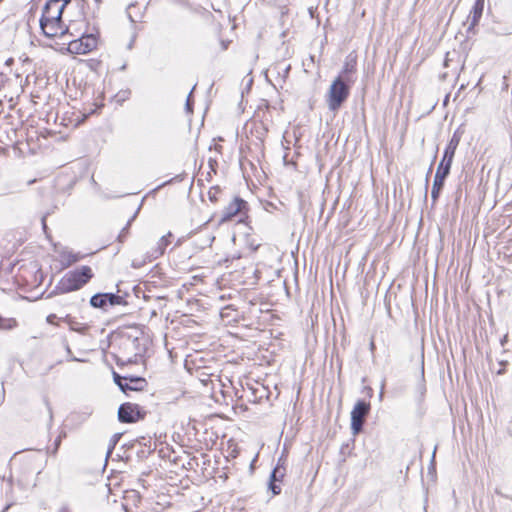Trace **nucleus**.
I'll list each match as a JSON object with an SVG mask.
<instances>
[{
  "label": "nucleus",
  "instance_id": "obj_1",
  "mask_svg": "<svg viewBox=\"0 0 512 512\" xmlns=\"http://www.w3.org/2000/svg\"><path fill=\"white\" fill-rule=\"evenodd\" d=\"M72 4L71 0H48L43 8L40 19V27L44 35L49 38H64L67 34H73L75 21L70 20L64 25L62 15L68 11Z\"/></svg>",
  "mask_w": 512,
  "mask_h": 512
},
{
  "label": "nucleus",
  "instance_id": "obj_2",
  "mask_svg": "<svg viewBox=\"0 0 512 512\" xmlns=\"http://www.w3.org/2000/svg\"><path fill=\"white\" fill-rule=\"evenodd\" d=\"M460 140V135L457 132H455L444 150L442 160L438 165L433 181L431 191V198L433 202H436L438 200L440 192L444 186L445 179L450 173L453 158L455 156V152L460 143Z\"/></svg>",
  "mask_w": 512,
  "mask_h": 512
},
{
  "label": "nucleus",
  "instance_id": "obj_3",
  "mask_svg": "<svg viewBox=\"0 0 512 512\" xmlns=\"http://www.w3.org/2000/svg\"><path fill=\"white\" fill-rule=\"evenodd\" d=\"M93 275V271L89 266H81L67 272L59 281L57 289L60 293L79 290L92 279Z\"/></svg>",
  "mask_w": 512,
  "mask_h": 512
},
{
  "label": "nucleus",
  "instance_id": "obj_4",
  "mask_svg": "<svg viewBox=\"0 0 512 512\" xmlns=\"http://www.w3.org/2000/svg\"><path fill=\"white\" fill-rule=\"evenodd\" d=\"M353 83H348L343 79L336 77L331 83L326 95V103L331 111H337L347 100L350 94V88Z\"/></svg>",
  "mask_w": 512,
  "mask_h": 512
},
{
  "label": "nucleus",
  "instance_id": "obj_5",
  "mask_svg": "<svg viewBox=\"0 0 512 512\" xmlns=\"http://www.w3.org/2000/svg\"><path fill=\"white\" fill-rule=\"evenodd\" d=\"M72 32L73 34L70 35L77 38L68 42L67 50L70 53L86 54L97 47L98 39L95 34L81 32L80 29L75 28V26H73Z\"/></svg>",
  "mask_w": 512,
  "mask_h": 512
},
{
  "label": "nucleus",
  "instance_id": "obj_6",
  "mask_svg": "<svg viewBox=\"0 0 512 512\" xmlns=\"http://www.w3.org/2000/svg\"><path fill=\"white\" fill-rule=\"evenodd\" d=\"M146 412L138 405L134 403H123L118 409V419L122 423H133L140 419H143Z\"/></svg>",
  "mask_w": 512,
  "mask_h": 512
},
{
  "label": "nucleus",
  "instance_id": "obj_7",
  "mask_svg": "<svg viewBox=\"0 0 512 512\" xmlns=\"http://www.w3.org/2000/svg\"><path fill=\"white\" fill-rule=\"evenodd\" d=\"M370 404L365 401H358L351 411V429L353 434H358L363 427L365 417L369 413Z\"/></svg>",
  "mask_w": 512,
  "mask_h": 512
},
{
  "label": "nucleus",
  "instance_id": "obj_8",
  "mask_svg": "<svg viewBox=\"0 0 512 512\" xmlns=\"http://www.w3.org/2000/svg\"><path fill=\"white\" fill-rule=\"evenodd\" d=\"M356 56H352L351 54L346 57L345 63L337 76L340 79H343L344 81L348 83H355L356 77Z\"/></svg>",
  "mask_w": 512,
  "mask_h": 512
},
{
  "label": "nucleus",
  "instance_id": "obj_9",
  "mask_svg": "<svg viewBox=\"0 0 512 512\" xmlns=\"http://www.w3.org/2000/svg\"><path fill=\"white\" fill-rule=\"evenodd\" d=\"M246 202L239 198L235 197L234 200L229 203L222 211L221 221H229L233 217H235L237 214H239L243 208H245Z\"/></svg>",
  "mask_w": 512,
  "mask_h": 512
},
{
  "label": "nucleus",
  "instance_id": "obj_10",
  "mask_svg": "<svg viewBox=\"0 0 512 512\" xmlns=\"http://www.w3.org/2000/svg\"><path fill=\"white\" fill-rule=\"evenodd\" d=\"M40 470L41 467H32L29 469V471H23L21 476L17 479V485L22 490H27L34 487L36 485L34 475L38 474Z\"/></svg>",
  "mask_w": 512,
  "mask_h": 512
},
{
  "label": "nucleus",
  "instance_id": "obj_11",
  "mask_svg": "<svg viewBox=\"0 0 512 512\" xmlns=\"http://www.w3.org/2000/svg\"><path fill=\"white\" fill-rule=\"evenodd\" d=\"M281 461V459H279ZM285 469L281 468L280 462H278L277 466L273 469L270 476V484L269 489L272 491L274 495H278L281 493V487L276 484L277 481H281L284 477Z\"/></svg>",
  "mask_w": 512,
  "mask_h": 512
},
{
  "label": "nucleus",
  "instance_id": "obj_12",
  "mask_svg": "<svg viewBox=\"0 0 512 512\" xmlns=\"http://www.w3.org/2000/svg\"><path fill=\"white\" fill-rule=\"evenodd\" d=\"M483 8H484V0H476L473 7H472V10L470 11V14L467 18V22L469 24V27L468 29L471 30L473 27H475L481 16H482V13H483Z\"/></svg>",
  "mask_w": 512,
  "mask_h": 512
},
{
  "label": "nucleus",
  "instance_id": "obj_13",
  "mask_svg": "<svg viewBox=\"0 0 512 512\" xmlns=\"http://www.w3.org/2000/svg\"><path fill=\"white\" fill-rule=\"evenodd\" d=\"M146 385L147 382L142 377H128L121 391L125 394H127L128 391H142Z\"/></svg>",
  "mask_w": 512,
  "mask_h": 512
},
{
  "label": "nucleus",
  "instance_id": "obj_14",
  "mask_svg": "<svg viewBox=\"0 0 512 512\" xmlns=\"http://www.w3.org/2000/svg\"><path fill=\"white\" fill-rule=\"evenodd\" d=\"M171 237L172 233L169 232L168 234L160 238V240L157 243V247L149 255V261H151L152 259H156L164 254L166 247L170 244Z\"/></svg>",
  "mask_w": 512,
  "mask_h": 512
},
{
  "label": "nucleus",
  "instance_id": "obj_15",
  "mask_svg": "<svg viewBox=\"0 0 512 512\" xmlns=\"http://www.w3.org/2000/svg\"><path fill=\"white\" fill-rule=\"evenodd\" d=\"M61 262L65 267L72 265L73 263L80 260L78 254L73 253L72 251L64 250L60 253Z\"/></svg>",
  "mask_w": 512,
  "mask_h": 512
},
{
  "label": "nucleus",
  "instance_id": "obj_16",
  "mask_svg": "<svg viewBox=\"0 0 512 512\" xmlns=\"http://www.w3.org/2000/svg\"><path fill=\"white\" fill-rule=\"evenodd\" d=\"M90 305L94 308L105 309L107 306V300L105 298V293H97L93 295L90 299Z\"/></svg>",
  "mask_w": 512,
  "mask_h": 512
},
{
  "label": "nucleus",
  "instance_id": "obj_17",
  "mask_svg": "<svg viewBox=\"0 0 512 512\" xmlns=\"http://www.w3.org/2000/svg\"><path fill=\"white\" fill-rule=\"evenodd\" d=\"M60 320L66 323L73 331L82 332L83 330L86 329L85 327H82L81 324L70 315L61 317Z\"/></svg>",
  "mask_w": 512,
  "mask_h": 512
},
{
  "label": "nucleus",
  "instance_id": "obj_18",
  "mask_svg": "<svg viewBox=\"0 0 512 512\" xmlns=\"http://www.w3.org/2000/svg\"><path fill=\"white\" fill-rule=\"evenodd\" d=\"M8 483V490L6 491V498L10 500V502L5 506V508L2 510V512H6L11 506H13L16 501L13 497V478L9 477L7 479Z\"/></svg>",
  "mask_w": 512,
  "mask_h": 512
},
{
  "label": "nucleus",
  "instance_id": "obj_19",
  "mask_svg": "<svg viewBox=\"0 0 512 512\" xmlns=\"http://www.w3.org/2000/svg\"><path fill=\"white\" fill-rule=\"evenodd\" d=\"M107 304L111 306L126 304L124 298L114 293H105Z\"/></svg>",
  "mask_w": 512,
  "mask_h": 512
},
{
  "label": "nucleus",
  "instance_id": "obj_20",
  "mask_svg": "<svg viewBox=\"0 0 512 512\" xmlns=\"http://www.w3.org/2000/svg\"><path fill=\"white\" fill-rule=\"evenodd\" d=\"M16 326V321L11 319V320H4L1 316H0V329H12Z\"/></svg>",
  "mask_w": 512,
  "mask_h": 512
},
{
  "label": "nucleus",
  "instance_id": "obj_21",
  "mask_svg": "<svg viewBox=\"0 0 512 512\" xmlns=\"http://www.w3.org/2000/svg\"><path fill=\"white\" fill-rule=\"evenodd\" d=\"M113 379H114V382L118 385V387L120 388V390L123 389V386H124V383L125 381L128 380V377H122L120 376L119 374H117L116 372L113 373Z\"/></svg>",
  "mask_w": 512,
  "mask_h": 512
},
{
  "label": "nucleus",
  "instance_id": "obj_22",
  "mask_svg": "<svg viewBox=\"0 0 512 512\" xmlns=\"http://www.w3.org/2000/svg\"><path fill=\"white\" fill-rule=\"evenodd\" d=\"M219 188L217 187H213L209 190L208 192V196H209V199L212 201V202H216L217 201V194L219 193Z\"/></svg>",
  "mask_w": 512,
  "mask_h": 512
},
{
  "label": "nucleus",
  "instance_id": "obj_23",
  "mask_svg": "<svg viewBox=\"0 0 512 512\" xmlns=\"http://www.w3.org/2000/svg\"><path fill=\"white\" fill-rule=\"evenodd\" d=\"M129 226H130V221H128V223L126 224V226L121 230V232L119 233L118 235V240L119 242H123L125 237L127 236L128 234V229H129Z\"/></svg>",
  "mask_w": 512,
  "mask_h": 512
},
{
  "label": "nucleus",
  "instance_id": "obj_24",
  "mask_svg": "<svg viewBox=\"0 0 512 512\" xmlns=\"http://www.w3.org/2000/svg\"><path fill=\"white\" fill-rule=\"evenodd\" d=\"M194 88H195V86L192 88V90L190 91L189 95L187 96V100H186V110H187V112H192V93H193Z\"/></svg>",
  "mask_w": 512,
  "mask_h": 512
},
{
  "label": "nucleus",
  "instance_id": "obj_25",
  "mask_svg": "<svg viewBox=\"0 0 512 512\" xmlns=\"http://www.w3.org/2000/svg\"><path fill=\"white\" fill-rule=\"evenodd\" d=\"M214 237L213 236H210V235H207L206 236V239L203 241V246H211L212 242L214 241Z\"/></svg>",
  "mask_w": 512,
  "mask_h": 512
},
{
  "label": "nucleus",
  "instance_id": "obj_26",
  "mask_svg": "<svg viewBox=\"0 0 512 512\" xmlns=\"http://www.w3.org/2000/svg\"><path fill=\"white\" fill-rule=\"evenodd\" d=\"M56 318H57V316L55 314H50L47 317V322L53 324L54 323V319H56Z\"/></svg>",
  "mask_w": 512,
  "mask_h": 512
},
{
  "label": "nucleus",
  "instance_id": "obj_27",
  "mask_svg": "<svg viewBox=\"0 0 512 512\" xmlns=\"http://www.w3.org/2000/svg\"><path fill=\"white\" fill-rule=\"evenodd\" d=\"M436 450H437V446L434 447V450L432 453L431 466H434Z\"/></svg>",
  "mask_w": 512,
  "mask_h": 512
},
{
  "label": "nucleus",
  "instance_id": "obj_28",
  "mask_svg": "<svg viewBox=\"0 0 512 512\" xmlns=\"http://www.w3.org/2000/svg\"><path fill=\"white\" fill-rule=\"evenodd\" d=\"M61 443V437L59 436L56 440H55V450L54 452H56V450L58 449L59 445Z\"/></svg>",
  "mask_w": 512,
  "mask_h": 512
},
{
  "label": "nucleus",
  "instance_id": "obj_29",
  "mask_svg": "<svg viewBox=\"0 0 512 512\" xmlns=\"http://www.w3.org/2000/svg\"><path fill=\"white\" fill-rule=\"evenodd\" d=\"M369 346H370V350L373 352L375 350V343H374V341H371Z\"/></svg>",
  "mask_w": 512,
  "mask_h": 512
},
{
  "label": "nucleus",
  "instance_id": "obj_30",
  "mask_svg": "<svg viewBox=\"0 0 512 512\" xmlns=\"http://www.w3.org/2000/svg\"><path fill=\"white\" fill-rule=\"evenodd\" d=\"M58 512H70V510L67 507H62Z\"/></svg>",
  "mask_w": 512,
  "mask_h": 512
},
{
  "label": "nucleus",
  "instance_id": "obj_31",
  "mask_svg": "<svg viewBox=\"0 0 512 512\" xmlns=\"http://www.w3.org/2000/svg\"><path fill=\"white\" fill-rule=\"evenodd\" d=\"M42 225H43V228L46 229V221H45V217L42 218Z\"/></svg>",
  "mask_w": 512,
  "mask_h": 512
},
{
  "label": "nucleus",
  "instance_id": "obj_32",
  "mask_svg": "<svg viewBox=\"0 0 512 512\" xmlns=\"http://www.w3.org/2000/svg\"><path fill=\"white\" fill-rule=\"evenodd\" d=\"M133 42H134V39H132V40L130 41V43L128 44V49H131V48H132Z\"/></svg>",
  "mask_w": 512,
  "mask_h": 512
},
{
  "label": "nucleus",
  "instance_id": "obj_33",
  "mask_svg": "<svg viewBox=\"0 0 512 512\" xmlns=\"http://www.w3.org/2000/svg\"><path fill=\"white\" fill-rule=\"evenodd\" d=\"M71 360H72V361H78L79 359H77V358L73 357V358H71Z\"/></svg>",
  "mask_w": 512,
  "mask_h": 512
},
{
  "label": "nucleus",
  "instance_id": "obj_34",
  "mask_svg": "<svg viewBox=\"0 0 512 512\" xmlns=\"http://www.w3.org/2000/svg\"><path fill=\"white\" fill-rule=\"evenodd\" d=\"M132 266L137 267L135 261H133Z\"/></svg>",
  "mask_w": 512,
  "mask_h": 512
}]
</instances>
